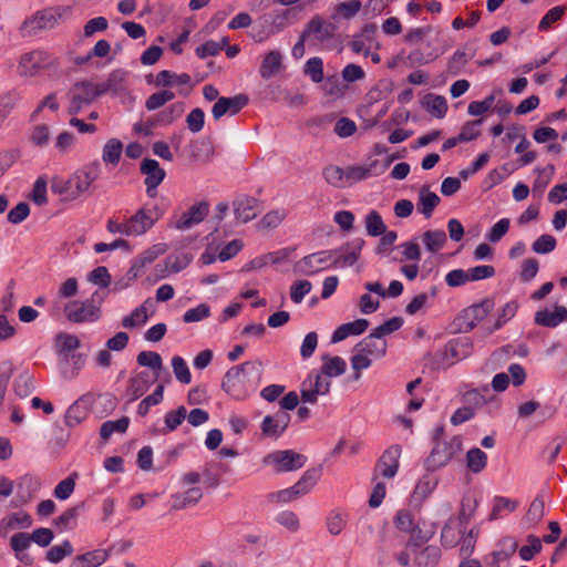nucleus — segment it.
<instances>
[{
  "label": "nucleus",
  "instance_id": "obj_1",
  "mask_svg": "<svg viewBox=\"0 0 567 567\" xmlns=\"http://www.w3.org/2000/svg\"><path fill=\"white\" fill-rule=\"evenodd\" d=\"M260 365L259 362L247 361L230 368L223 379V389L234 399H246L255 389V382L249 374L255 372L258 377Z\"/></svg>",
  "mask_w": 567,
  "mask_h": 567
},
{
  "label": "nucleus",
  "instance_id": "obj_2",
  "mask_svg": "<svg viewBox=\"0 0 567 567\" xmlns=\"http://www.w3.org/2000/svg\"><path fill=\"white\" fill-rule=\"evenodd\" d=\"M99 176L100 165L97 163H91L74 172L65 182L53 181L52 189L60 195H64L66 199H75L81 194L89 190Z\"/></svg>",
  "mask_w": 567,
  "mask_h": 567
},
{
  "label": "nucleus",
  "instance_id": "obj_3",
  "mask_svg": "<svg viewBox=\"0 0 567 567\" xmlns=\"http://www.w3.org/2000/svg\"><path fill=\"white\" fill-rule=\"evenodd\" d=\"M105 289L96 290L91 298L81 301L73 300L64 306L66 319L73 323L95 322L101 318V306L106 298Z\"/></svg>",
  "mask_w": 567,
  "mask_h": 567
},
{
  "label": "nucleus",
  "instance_id": "obj_4",
  "mask_svg": "<svg viewBox=\"0 0 567 567\" xmlns=\"http://www.w3.org/2000/svg\"><path fill=\"white\" fill-rule=\"evenodd\" d=\"M71 12V7L66 6L45 8L25 20L22 30L27 34H33L38 31L53 29L60 22L65 21Z\"/></svg>",
  "mask_w": 567,
  "mask_h": 567
},
{
  "label": "nucleus",
  "instance_id": "obj_5",
  "mask_svg": "<svg viewBox=\"0 0 567 567\" xmlns=\"http://www.w3.org/2000/svg\"><path fill=\"white\" fill-rule=\"evenodd\" d=\"M395 527L410 536V540L421 546L433 536V528H425V523L420 522L415 518L410 509L402 508L396 512L394 516Z\"/></svg>",
  "mask_w": 567,
  "mask_h": 567
},
{
  "label": "nucleus",
  "instance_id": "obj_6",
  "mask_svg": "<svg viewBox=\"0 0 567 567\" xmlns=\"http://www.w3.org/2000/svg\"><path fill=\"white\" fill-rule=\"evenodd\" d=\"M462 451L461 436H453L450 441H436L425 464L430 470H437L446 465L455 455Z\"/></svg>",
  "mask_w": 567,
  "mask_h": 567
},
{
  "label": "nucleus",
  "instance_id": "obj_7",
  "mask_svg": "<svg viewBox=\"0 0 567 567\" xmlns=\"http://www.w3.org/2000/svg\"><path fill=\"white\" fill-rule=\"evenodd\" d=\"M97 96H100V92L96 83L90 81L75 83L69 91V114H79L84 106L91 104Z\"/></svg>",
  "mask_w": 567,
  "mask_h": 567
},
{
  "label": "nucleus",
  "instance_id": "obj_8",
  "mask_svg": "<svg viewBox=\"0 0 567 567\" xmlns=\"http://www.w3.org/2000/svg\"><path fill=\"white\" fill-rule=\"evenodd\" d=\"M55 65V59L45 51H32L21 56L18 65L19 73L34 76Z\"/></svg>",
  "mask_w": 567,
  "mask_h": 567
},
{
  "label": "nucleus",
  "instance_id": "obj_9",
  "mask_svg": "<svg viewBox=\"0 0 567 567\" xmlns=\"http://www.w3.org/2000/svg\"><path fill=\"white\" fill-rule=\"evenodd\" d=\"M331 382L321 372L312 371L302 381L300 386L301 400L305 403H317L318 395H327L330 391Z\"/></svg>",
  "mask_w": 567,
  "mask_h": 567
},
{
  "label": "nucleus",
  "instance_id": "obj_10",
  "mask_svg": "<svg viewBox=\"0 0 567 567\" xmlns=\"http://www.w3.org/2000/svg\"><path fill=\"white\" fill-rule=\"evenodd\" d=\"M307 457L292 450L276 451L264 457V463L272 465L276 472H290L301 468Z\"/></svg>",
  "mask_w": 567,
  "mask_h": 567
},
{
  "label": "nucleus",
  "instance_id": "obj_11",
  "mask_svg": "<svg viewBox=\"0 0 567 567\" xmlns=\"http://www.w3.org/2000/svg\"><path fill=\"white\" fill-rule=\"evenodd\" d=\"M162 216V210L156 206H144L135 215L127 219L128 236H137L146 233Z\"/></svg>",
  "mask_w": 567,
  "mask_h": 567
},
{
  "label": "nucleus",
  "instance_id": "obj_12",
  "mask_svg": "<svg viewBox=\"0 0 567 567\" xmlns=\"http://www.w3.org/2000/svg\"><path fill=\"white\" fill-rule=\"evenodd\" d=\"M303 38L309 39V44L319 45L333 38L336 25L320 16H315L303 29Z\"/></svg>",
  "mask_w": 567,
  "mask_h": 567
},
{
  "label": "nucleus",
  "instance_id": "obj_13",
  "mask_svg": "<svg viewBox=\"0 0 567 567\" xmlns=\"http://www.w3.org/2000/svg\"><path fill=\"white\" fill-rule=\"evenodd\" d=\"M401 456V447L393 445L386 449L375 464L373 471V481L379 480L380 476L384 478H393L399 470Z\"/></svg>",
  "mask_w": 567,
  "mask_h": 567
},
{
  "label": "nucleus",
  "instance_id": "obj_14",
  "mask_svg": "<svg viewBox=\"0 0 567 567\" xmlns=\"http://www.w3.org/2000/svg\"><path fill=\"white\" fill-rule=\"evenodd\" d=\"M329 267H332L331 252L326 250L301 258L296 262L295 271L303 276H311Z\"/></svg>",
  "mask_w": 567,
  "mask_h": 567
},
{
  "label": "nucleus",
  "instance_id": "obj_15",
  "mask_svg": "<svg viewBox=\"0 0 567 567\" xmlns=\"http://www.w3.org/2000/svg\"><path fill=\"white\" fill-rule=\"evenodd\" d=\"M141 173L145 175L146 193L150 197H155L158 185L165 178V171L159 167L155 159L146 158L141 164Z\"/></svg>",
  "mask_w": 567,
  "mask_h": 567
},
{
  "label": "nucleus",
  "instance_id": "obj_16",
  "mask_svg": "<svg viewBox=\"0 0 567 567\" xmlns=\"http://www.w3.org/2000/svg\"><path fill=\"white\" fill-rule=\"evenodd\" d=\"M157 378V373L152 375L148 371H141L133 374L127 383L125 391L126 396H128L130 401L137 400L146 393L151 384L155 382Z\"/></svg>",
  "mask_w": 567,
  "mask_h": 567
},
{
  "label": "nucleus",
  "instance_id": "obj_17",
  "mask_svg": "<svg viewBox=\"0 0 567 567\" xmlns=\"http://www.w3.org/2000/svg\"><path fill=\"white\" fill-rule=\"evenodd\" d=\"M234 214L239 223H248L260 212L258 199L247 195L238 196L233 203Z\"/></svg>",
  "mask_w": 567,
  "mask_h": 567
},
{
  "label": "nucleus",
  "instance_id": "obj_18",
  "mask_svg": "<svg viewBox=\"0 0 567 567\" xmlns=\"http://www.w3.org/2000/svg\"><path fill=\"white\" fill-rule=\"evenodd\" d=\"M248 103L245 95H236L233 97H219L214 104L212 113L215 120H219L224 115H235L239 113Z\"/></svg>",
  "mask_w": 567,
  "mask_h": 567
},
{
  "label": "nucleus",
  "instance_id": "obj_19",
  "mask_svg": "<svg viewBox=\"0 0 567 567\" xmlns=\"http://www.w3.org/2000/svg\"><path fill=\"white\" fill-rule=\"evenodd\" d=\"M290 415L284 411H278L274 415H267L261 423V432L268 437H279L288 427Z\"/></svg>",
  "mask_w": 567,
  "mask_h": 567
},
{
  "label": "nucleus",
  "instance_id": "obj_20",
  "mask_svg": "<svg viewBox=\"0 0 567 567\" xmlns=\"http://www.w3.org/2000/svg\"><path fill=\"white\" fill-rule=\"evenodd\" d=\"M208 210L209 207L207 203L195 204L177 217L175 227L177 229H189L204 220L208 214Z\"/></svg>",
  "mask_w": 567,
  "mask_h": 567
},
{
  "label": "nucleus",
  "instance_id": "obj_21",
  "mask_svg": "<svg viewBox=\"0 0 567 567\" xmlns=\"http://www.w3.org/2000/svg\"><path fill=\"white\" fill-rule=\"evenodd\" d=\"M386 342L374 331L371 332L367 338L360 341L354 351H361L370 358H381L385 354Z\"/></svg>",
  "mask_w": 567,
  "mask_h": 567
},
{
  "label": "nucleus",
  "instance_id": "obj_22",
  "mask_svg": "<svg viewBox=\"0 0 567 567\" xmlns=\"http://www.w3.org/2000/svg\"><path fill=\"white\" fill-rule=\"evenodd\" d=\"M362 9V3L360 0H348L338 2L332 8L331 20L334 23H339L341 21H349L354 18Z\"/></svg>",
  "mask_w": 567,
  "mask_h": 567
},
{
  "label": "nucleus",
  "instance_id": "obj_23",
  "mask_svg": "<svg viewBox=\"0 0 567 567\" xmlns=\"http://www.w3.org/2000/svg\"><path fill=\"white\" fill-rule=\"evenodd\" d=\"M32 525L31 516L25 512L12 513L0 522V535H7L16 528H29Z\"/></svg>",
  "mask_w": 567,
  "mask_h": 567
},
{
  "label": "nucleus",
  "instance_id": "obj_24",
  "mask_svg": "<svg viewBox=\"0 0 567 567\" xmlns=\"http://www.w3.org/2000/svg\"><path fill=\"white\" fill-rule=\"evenodd\" d=\"M331 264L336 268H346L354 265L360 256V247L346 246L338 250H330Z\"/></svg>",
  "mask_w": 567,
  "mask_h": 567
},
{
  "label": "nucleus",
  "instance_id": "obj_25",
  "mask_svg": "<svg viewBox=\"0 0 567 567\" xmlns=\"http://www.w3.org/2000/svg\"><path fill=\"white\" fill-rule=\"evenodd\" d=\"M203 498V489L199 486H192L182 493L172 495V508L183 509L196 505Z\"/></svg>",
  "mask_w": 567,
  "mask_h": 567
},
{
  "label": "nucleus",
  "instance_id": "obj_26",
  "mask_svg": "<svg viewBox=\"0 0 567 567\" xmlns=\"http://www.w3.org/2000/svg\"><path fill=\"white\" fill-rule=\"evenodd\" d=\"M567 321V309L565 307H555L553 311L544 309L535 315V322L544 327H557L560 322Z\"/></svg>",
  "mask_w": 567,
  "mask_h": 567
},
{
  "label": "nucleus",
  "instance_id": "obj_27",
  "mask_svg": "<svg viewBox=\"0 0 567 567\" xmlns=\"http://www.w3.org/2000/svg\"><path fill=\"white\" fill-rule=\"evenodd\" d=\"M282 69V55L280 51L272 50L262 58L259 74L262 79H270Z\"/></svg>",
  "mask_w": 567,
  "mask_h": 567
},
{
  "label": "nucleus",
  "instance_id": "obj_28",
  "mask_svg": "<svg viewBox=\"0 0 567 567\" xmlns=\"http://www.w3.org/2000/svg\"><path fill=\"white\" fill-rule=\"evenodd\" d=\"M378 162L372 161L363 165H353L346 167L347 186L352 185L355 182L367 179L372 175H378L377 172Z\"/></svg>",
  "mask_w": 567,
  "mask_h": 567
},
{
  "label": "nucleus",
  "instance_id": "obj_29",
  "mask_svg": "<svg viewBox=\"0 0 567 567\" xmlns=\"http://www.w3.org/2000/svg\"><path fill=\"white\" fill-rule=\"evenodd\" d=\"M152 306L151 299H146L140 307L135 308L131 315L122 319V327L125 329H135L146 323L150 313V307Z\"/></svg>",
  "mask_w": 567,
  "mask_h": 567
},
{
  "label": "nucleus",
  "instance_id": "obj_30",
  "mask_svg": "<svg viewBox=\"0 0 567 567\" xmlns=\"http://www.w3.org/2000/svg\"><path fill=\"white\" fill-rule=\"evenodd\" d=\"M369 326L368 320L357 319L353 322L343 323L336 329L332 334V342H340L347 339L349 336H358L363 333Z\"/></svg>",
  "mask_w": 567,
  "mask_h": 567
},
{
  "label": "nucleus",
  "instance_id": "obj_31",
  "mask_svg": "<svg viewBox=\"0 0 567 567\" xmlns=\"http://www.w3.org/2000/svg\"><path fill=\"white\" fill-rule=\"evenodd\" d=\"M517 507V501L504 496H496L493 499L492 511L488 518L489 520L503 518L515 512Z\"/></svg>",
  "mask_w": 567,
  "mask_h": 567
},
{
  "label": "nucleus",
  "instance_id": "obj_32",
  "mask_svg": "<svg viewBox=\"0 0 567 567\" xmlns=\"http://www.w3.org/2000/svg\"><path fill=\"white\" fill-rule=\"evenodd\" d=\"M422 106L433 116L442 118L447 112V101L444 96L429 93L422 99Z\"/></svg>",
  "mask_w": 567,
  "mask_h": 567
},
{
  "label": "nucleus",
  "instance_id": "obj_33",
  "mask_svg": "<svg viewBox=\"0 0 567 567\" xmlns=\"http://www.w3.org/2000/svg\"><path fill=\"white\" fill-rule=\"evenodd\" d=\"M437 481L433 475H423L414 487L412 499L417 503L424 502L435 489Z\"/></svg>",
  "mask_w": 567,
  "mask_h": 567
},
{
  "label": "nucleus",
  "instance_id": "obj_34",
  "mask_svg": "<svg viewBox=\"0 0 567 567\" xmlns=\"http://www.w3.org/2000/svg\"><path fill=\"white\" fill-rule=\"evenodd\" d=\"M31 542V535L27 533H17L10 539V546L14 550L16 557L24 564H31V558L22 553L30 547Z\"/></svg>",
  "mask_w": 567,
  "mask_h": 567
},
{
  "label": "nucleus",
  "instance_id": "obj_35",
  "mask_svg": "<svg viewBox=\"0 0 567 567\" xmlns=\"http://www.w3.org/2000/svg\"><path fill=\"white\" fill-rule=\"evenodd\" d=\"M123 153V143L117 138H110L102 150V159L106 165H117Z\"/></svg>",
  "mask_w": 567,
  "mask_h": 567
},
{
  "label": "nucleus",
  "instance_id": "obj_36",
  "mask_svg": "<svg viewBox=\"0 0 567 567\" xmlns=\"http://www.w3.org/2000/svg\"><path fill=\"white\" fill-rule=\"evenodd\" d=\"M440 203V197L423 186L419 194L417 210L425 217H430Z\"/></svg>",
  "mask_w": 567,
  "mask_h": 567
},
{
  "label": "nucleus",
  "instance_id": "obj_37",
  "mask_svg": "<svg viewBox=\"0 0 567 567\" xmlns=\"http://www.w3.org/2000/svg\"><path fill=\"white\" fill-rule=\"evenodd\" d=\"M320 477V471L316 468L307 470L301 478L292 486L298 497L308 494L317 484Z\"/></svg>",
  "mask_w": 567,
  "mask_h": 567
},
{
  "label": "nucleus",
  "instance_id": "obj_38",
  "mask_svg": "<svg viewBox=\"0 0 567 567\" xmlns=\"http://www.w3.org/2000/svg\"><path fill=\"white\" fill-rule=\"evenodd\" d=\"M107 557L109 554L105 549H96L78 557L73 561L72 567H97L103 564Z\"/></svg>",
  "mask_w": 567,
  "mask_h": 567
},
{
  "label": "nucleus",
  "instance_id": "obj_39",
  "mask_svg": "<svg viewBox=\"0 0 567 567\" xmlns=\"http://www.w3.org/2000/svg\"><path fill=\"white\" fill-rule=\"evenodd\" d=\"M190 82V75L187 73L176 74L174 72L163 70L157 73L155 84L157 86H171L174 84L186 85Z\"/></svg>",
  "mask_w": 567,
  "mask_h": 567
},
{
  "label": "nucleus",
  "instance_id": "obj_40",
  "mask_svg": "<svg viewBox=\"0 0 567 567\" xmlns=\"http://www.w3.org/2000/svg\"><path fill=\"white\" fill-rule=\"evenodd\" d=\"M347 370V362L340 357H324L321 373L329 378L339 377Z\"/></svg>",
  "mask_w": 567,
  "mask_h": 567
},
{
  "label": "nucleus",
  "instance_id": "obj_41",
  "mask_svg": "<svg viewBox=\"0 0 567 567\" xmlns=\"http://www.w3.org/2000/svg\"><path fill=\"white\" fill-rule=\"evenodd\" d=\"M184 113V104L181 102L171 104L168 107L156 114L154 124L168 125L179 118Z\"/></svg>",
  "mask_w": 567,
  "mask_h": 567
},
{
  "label": "nucleus",
  "instance_id": "obj_42",
  "mask_svg": "<svg viewBox=\"0 0 567 567\" xmlns=\"http://www.w3.org/2000/svg\"><path fill=\"white\" fill-rule=\"evenodd\" d=\"M187 410L181 405L176 410L168 411L165 414L164 422L165 427L161 431L162 434H167L175 431L186 419Z\"/></svg>",
  "mask_w": 567,
  "mask_h": 567
},
{
  "label": "nucleus",
  "instance_id": "obj_43",
  "mask_svg": "<svg viewBox=\"0 0 567 567\" xmlns=\"http://www.w3.org/2000/svg\"><path fill=\"white\" fill-rule=\"evenodd\" d=\"M323 177L329 185L336 188L347 187L346 168L329 165L323 169Z\"/></svg>",
  "mask_w": 567,
  "mask_h": 567
},
{
  "label": "nucleus",
  "instance_id": "obj_44",
  "mask_svg": "<svg viewBox=\"0 0 567 567\" xmlns=\"http://www.w3.org/2000/svg\"><path fill=\"white\" fill-rule=\"evenodd\" d=\"M100 95L105 93H120L124 89V74L122 72H113L105 82L96 83Z\"/></svg>",
  "mask_w": 567,
  "mask_h": 567
},
{
  "label": "nucleus",
  "instance_id": "obj_45",
  "mask_svg": "<svg viewBox=\"0 0 567 567\" xmlns=\"http://www.w3.org/2000/svg\"><path fill=\"white\" fill-rule=\"evenodd\" d=\"M487 463V455L482 450L474 447L466 454L467 468L473 473L482 472Z\"/></svg>",
  "mask_w": 567,
  "mask_h": 567
},
{
  "label": "nucleus",
  "instance_id": "obj_46",
  "mask_svg": "<svg viewBox=\"0 0 567 567\" xmlns=\"http://www.w3.org/2000/svg\"><path fill=\"white\" fill-rule=\"evenodd\" d=\"M348 523V515L340 511H332L327 516V528L329 533L337 536L342 533Z\"/></svg>",
  "mask_w": 567,
  "mask_h": 567
},
{
  "label": "nucleus",
  "instance_id": "obj_47",
  "mask_svg": "<svg viewBox=\"0 0 567 567\" xmlns=\"http://www.w3.org/2000/svg\"><path fill=\"white\" fill-rule=\"evenodd\" d=\"M130 424V420L123 416L116 421H106L102 424L100 435L103 440H109L113 433L126 432Z\"/></svg>",
  "mask_w": 567,
  "mask_h": 567
},
{
  "label": "nucleus",
  "instance_id": "obj_48",
  "mask_svg": "<svg viewBox=\"0 0 567 567\" xmlns=\"http://www.w3.org/2000/svg\"><path fill=\"white\" fill-rule=\"evenodd\" d=\"M423 243L427 250L436 252L446 243V235L443 230H427L423 234Z\"/></svg>",
  "mask_w": 567,
  "mask_h": 567
},
{
  "label": "nucleus",
  "instance_id": "obj_49",
  "mask_svg": "<svg viewBox=\"0 0 567 567\" xmlns=\"http://www.w3.org/2000/svg\"><path fill=\"white\" fill-rule=\"evenodd\" d=\"M163 395L164 386L159 384L152 394L147 395L140 402L137 406V414L145 416L148 413L151 406L157 405L163 401Z\"/></svg>",
  "mask_w": 567,
  "mask_h": 567
},
{
  "label": "nucleus",
  "instance_id": "obj_50",
  "mask_svg": "<svg viewBox=\"0 0 567 567\" xmlns=\"http://www.w3.org/2000/svg\"><path fill=\"white\" fill-rule=\"evenodd\" d=\"M545 512V503L540 497H536L529 505L528 511L524 517L525 523L530 526L537 525Z\"/></svg>",
  "mask_w": 567,
  "mask_h": 567
},
{
  "label": "nucleus",
  "instance_id": "obj_51",
  "mask_svg": "<svg viewBox=\"0 0 567 567\" xmlns=\"http://www.w3.org/2000/svg\"><path fill=\"white\" fill-rule=\"evenodd\" d=\"M78 522V508L71 507L55 518L54 525L60 532L73 529Z\"/></svg>",
  "mask_w": 567,
  "mask_h": 567
},
{
  "label": "nucleus",
  "instance_id": "obj_52",
  "mask_svg": "<svg viewBox=\"0 0 567 567\" xmlns=\"http://www.w3.org/2000/svg\"><path fill=\"white\" fill-rule=\"evenodd\" d=\"M174 97H175V93L169 90H163V91L153 93L147 97V100L145 102V107L148 111L157 110V109L162 107L163 105H165L167 102L174 100Z\"/></svg>",
  "mask_w": 567,
  "mask_h": 567
},
{
  "label": "nucleus",
  "instance_id": "obj_53",
  "mask_svg": "<svg viewBox=\"0 0 567 567\" xmlns=\"http://www.w3.org/2000/svg\"><path fill=\"white\" fill-rule=\"evenodd\" d=\"M367 231L371 236H380L385 233V225L377 210L370 212L365 217Z\"/></svg>",
  "mask_w": 567,
  "mask_h": 567
},
{
  "label": "nucleus",
  "instance_id": "obj_54",
  "mask_svg": "<svg viewBox=\"0 0 567 567\" xmlns=\"http://www.w3.org/2000/svg\"><path fill=\"white\" fill-rule=\"evenodd\" d=\"M137 363L143 367L151 368L154 373L158 374V371L163 367V361L161 355L157 352L153 351H142L137 355Z\"/></svg>",
  "mask_w": 567,
  "mask_h": 567
},
{
  "label": "nucleus",
  "instance_id": "obj_55",
  "mask_svg": "<svg viewBox=\"0 0 567 567\" xmlns=\"http://www.w3.org/2000/svg\"><path fill=\"white\" fill-rule=\"evenodd\" d=\"M172 367H173L174 374L179 382H182L184 384L190 383L192 374H190V371L188 369L186 361L182 357H178V355L173 357Z\"/></svg>",
  "mask_w": 567,
  "mask_h": 567
},
{
  "label": "nucleus",
  "instance_id": "obj_56",
  "mask_svg": "<svg viewBox=\"0 0 567 567\" xmlns=\"http://www.w3.org/2000/svg\"><path fill=\"white\" fill-rule=\"evenodd\" d=\"M565 13V7L557 6L551 8L540 20L538 24L539 31H547L553 28V25L561 20Z\"/></svg>",
  "mask_w": 567,
  "mask_h": 567
},
{
  "label": "nucleus",
  "instance_id": "obj_57",
  "mask_svg": "<svg viewBox=\"0 0 567 567\" xmlns=\"http://www.w3.org/2000/svg\"><path fill=\"white\" fill-rule=\"evenodd\" d=\"M543 546L542 542L537 536L529 535L527 537V545H524L519 549V556L523 560H530L534 556L540 553Z\"/></svg>",
  "mask_w": 567,
  "mask_h": 567
},
{
  "label": "nucleus",
  "instance_id": "obj_58",
  "mask_svg": "<svg viewBox=\"0 0 567 567\" xmlns=\"http://www.w3.org/2000/svg\"><path fill=\"white\" fill-rule=\"evenodd\" d=\"M210 316V308L207 303H200L195 308L188 309L184 316L185 323H193L202 321Z\"/></svg>",
  "mask_w": 567,
  "mask_h": 567
},
{
  "label": "nucleus",
  "instance_id": "obj_59",
  "mask_svg": "<svg viewBox=\"0 0 567 567\" xmlns=\"http://www.w3.org/2000/svg\"><path fill=\"white\" fill-rule=\"evenodd\" d=\"M227 42V38H224L221 43L209 40L196 49V55L200 59L217 55Z\"/></svg>",
  "mask_w": 567,
  "mask_h": 567
},
{
  "label": "nucleus",
  "instance_id": "obj_60",
  "mask_svg": "<svg viewBox=\"0 0 567 567\" xmlns=\"http://www.w3.org/2000/svg\"><path fill=\"white\" fill-rule=\"evenodd\" d=\"M73 553L72 545L65 540L61 545L52 546L47 553V559L51 563H59Z\"/></svg>",
  "mask_w": 567,
  "mask_h": 567
},
{
  "label": "nucleus",
  "instance_id": "obj_61",
  "mask_svg": "<svg viewBox=\"0 0 567 567\" xmlns=\"http://www.w3.org/2000/svg\"><path fill=\"white\" fill-rule=\"evenodd\" d=\"M287 214L285 209H275L268 212L258 223L261 228H276L286 218Z\"/></svg>",
  "mask_w": 567,
  "mask_h": 567
},
{
  "label": "nucleus",
  "instance_id": "obj_62",
  "mask_svg": "<svg viewBox=\"0 0 567 567\" xmlns=\"http://www.w3.org/2000/svg\"><path fill=\"white\" fill-rule=\"evenodd\" d=\"M312 285L308 280L295 281L290 287V298L295 303H300L306 295L311 291Z\"/></svg>",
  "mask_w": 567,
  "mask_h": 567
},
{
  "label": "nucleus",
  "instance_id": "obj_63",
  "mask_svg": "<svg viewBox=\"0 0 567 567\" xmlns=\"http://www.w3.org/2000/svg\"><path fill=\"white\" fill-rule=\"evenodd\" d=\"M556 244L554 236L545 234L533 243L532 248L536 254H548L556 248Z\"/></svg>",
  "mask_w": 567,
  "mask_h": 567
},
{
  "label": "nucleus",
  "instance_id": "obj_64",
  "mask_svg": "<svg viewBox=\"0 0 567 567\" xmlns=\"http://www.w3.org/2000/svg\"><path fill=\"white\" fill-rule=\"evenodd\" d=\"M511 221L508 218L499 219L486 234V238L492 243L499 241L508 231Z\"/></svg>",
  "mask_w": 567,
  "mask_h": 567
}]
</instances>
